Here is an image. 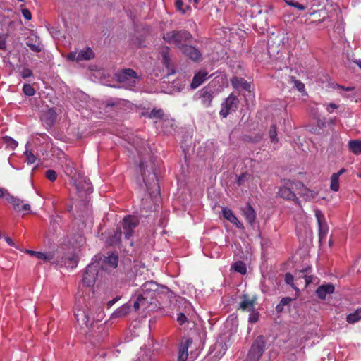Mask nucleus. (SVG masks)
I'll return each mask as SVG.
<instances>
[{
	"instance_id": "f257e3e1",
	"label": "nucleus",
	"mask_w": 361,
	"mask_h": 361,
	"mask_svg": "<svg viewBox=\"0 0 361 361\" xmlns=\"http://www.w3.org/2000/svg\"><path fill=\"white\" fill-rule=\"evenodd\" d=\"M103 314L102 306L94 301L87 303L85 299H78L75 302V327L79 334L87 336L94 345L102 342L106 336L104 324L99 325L94 322L102 319Z\"/></svg>"
},
{
	"instance_id": "f03ea898",
	"label": "nucleus",
	"mask_w": 361,
	"mask_h": 361,
	"mask_svg": "<svg viewBox=\"0 0 361 361\" xmlns=\"http://www.w3.org/2000/svg\"><path fill=\"white\" fill-rule=\"evenodd\" d=\"M140 170L142 174V178L145 183L147 190L151 196H157L159 194V186L157 174L153 169L151 162L147 163L144 161L140 162Z\"/></svg>"
},
{
	"instance_id": "7ed1b4c3",
	"label": "nucleus",
	"mask_w": 361,
	"mask_h": 361,
	"mask_svg": "<svg viewBox=\"0 0 361 361\" xmlns=\"http://www.w3.org/2000/svg\"><path fill=\"white\" fill-rule=\"evenodd\" d=\"M138 224L139 220L137 216L132 215L125 216L118 225L116 231L112 237V242L114 243H121L123 234L125 239L129 240L133 236Z\"/></svg>"
},
{
	"instance_id": "20e7f679",
	"label": "nucleus",
	"mask_w": 361,
	"mask_h": 361,
	"mask_svg": "<svg viewBox=\"0 0 361 361\" xmlns=\"http://www.w3.org/2000/svg\"><path fill=\"white\" fill-rule=\"evenodd\" d=\"M163 39L169 44L174 45L176 47L182 50L191 42L192 35L189 31L185 30H172L164 34Z\"/></svg>"
},
{
	"instance_id": "39448f33",
	"label": "nucleus",
	"mask_w": 361,
	"mask_h": 361,
	"mask_svg": "<svg viewBox=\"0 0 361 361\" xmlns=\"http://www.w3.org/2000/svg\"><path fill=\"white\" fill-rule=\"evenodd\" d=\"M301 185L303 188L302 196L305 200H310L313 197L312 192L309 190L307 188H304V185L300 183H294L288 181L286 185L279 188L278 191V195L281 198L287 200L294 201L297 204H300L296 195L293 190L298 186Z\"/></svg>"
},
{
	"instance_id": "423d86ee",
	"label": "nucleus",
	"mask_w": 361,
	"mask_h": 361,
	"mask_svg": "<svg viewBox=\"0 0 361 361\" xmlns=\"http://www.w3.org/2000/svg\"><path fill=\"white\" fill-rule=\"evenodd\" d=\"M142 295L147 300L148 298H153L158 295H165L170 298L173 293L165 286H160L154 281L145 282L141 286Z\"/></svg>"
},
{
	"instance_id": "0eeeda50",
	"label": "nucleus",
	"mask_w": 361,
	"mask_h": 361,
	"mask_svg": "<svg viewBox=\"0 0 361 361\" xmlns=\"http://www.w3.org/2000/svg\"><path fill=\"white\" fill-rule=\"evenodd\" d=\"M266 342L263 336H259L252 344L245 361H259L263 355Z\"/></svg>"
},
{
	"instance_id": "6e6552de",
	"label": "nucleus",
	"mask_w": 361,
	"mask_h": 361,
	"mask_svg": "<svg viewBox=\"0 0 361 361\" xmlns=\"http://www.w3.org/2000/svg\"><path fill=\"white\" fill-rule=\"evenodd\" d=\"M117 80L128 88H132L137 84V76L135 71L131 68L123 69L116 74Z\"/></svg>"
},
{
	"instance_id": "1a4fd4ad",
	"label": "nucleus",
	"mask_w": 361,
	"mask_h": 361,
	"mask_svg": "<svg viewBox=\"0 0 361 361\" xmlns=\"http://www.w3.org/2000/svg\"><path fill=\"white\" fill-rule=\"evenodd\" d=\"M240 101L238 97L231 94L225 101L221 104V108L219 114L223 118H226L230 113L235 111L238 108Z\"/></svg>"
},
{
	"instance_id": "9d476101",
	"label": "nucleus",
	"mask_w": 361,
	"mask_h": 361,
	"mask_svg": "<svg viewBox=\"0 0 361 361\" xmlns=\"http://www.w3.org/2000/svg\"><path fill=\"white\" fill-rule=\"evenodd\" d=\"M99 269V263L94 262L89 264L85 271L82 283L87 287H92L96 281Z\"/></svg>"
},
{
	"instance_id": "9b49d317",
	"label": "nucleus",
	"mask_w": 361,
	"mask_h": 361,
	"mask_svg": "<svg viewBox=\"0 0 361 361\" xmlns=\"http://www.w3.org/2000/svg\"><path fill=\"white\" fill-rule=\"evenodd\" d=\"M94 54L90 47H87L84 50L78 51H71L66 56L67 60L70 61H87L93 59Z\"/></svg>"
},
{
	"instance_id": "f8f14e48",
	"label": "nucleus",
	"mask_w": 361,
	"mask_h": 361,
	"mask_svg": "<svg viewBox=\"0 0 361 361\" xmlns=\"http://www.w3.org/2000/svg\"><path fill=\"white\" fill-rule=\"evenodd\" d=\"M315 216L317 218L318 226H319V241H322L327 235L328 226L326 224L324 215L319 210L315 211Z\"/></svg>"
},
{
	"instance_id": "ddd939ff",
	"label": "nucleus",
	"mask_w": 361,
	"mask_h": 361,
	"mask_svg": "<svg viewBox=\"0 0 361 361\" xmlns=\"http://www.w3.org/2000/svg\"><path fill=\"white\" fill-rule=\"evenodd\" d=\"M199 98L204 107H209L212 106V99L214 98V92L209 87H204L199 92Z\"/></svg>"
},
{
	"instance_id": "4468645a",
	"label": "nucleus",
	"mask_w": 361,
	"mask_h": 361,
	"mask_svg": "<svg viewBox=\"0 0 361 361\" xmlns=\"http://www.w3.org/2000/svg\"><path fill=\"white\" fill-rule=\"evenodd\" d=\"M181 51L185 55L188 56L195 62H199L202 60V56L200 50L193 46L189 45V44Z\"/></svg>"
},
{
	"instance_id": "2eb2a0df",
	"label": "nucleus",
	"mask_w": 361,
	"mask_h": 361,
	"mask_svg": "<svg viewBox=\"0 0 361 361\" xmlns=\"http://www.w3.org/2000/svg\"><path fill=\"white\" fill-rule=\"evenodd\" d=\"M335 287L332 283H326L319 286L316 290L317 297L321 300H325L328 295L332 294Z\"/></svg>"
},
{
	"instance_id": "dca6fc26",
	"label": "nucleus",
	"mask_w": 361,
	"mask_h": 361,
	"mask_svg": "<svg viewBox=\"0 0 361 361\" xmlns=\"http://www.w3.org/2000/svg\"><path fill=\"white\" fill-rule=\"evenodd\" d=\"M241 211L247 222L250 226H252L256 219V213L253 207L250 203H247L246 205L242 208Z\"/></svg>"
},
{
	"instance_id": "f3484780",
	"label": "nucleus",
	"mask_w": 361,
	"mask_h": 361,
	"mask_svg": "<svg viewBox=\"0 0 361 361\" xmlns=\"http://www.w3.org/2000/svg\"><path fill=\"white\" fill-rule=\"evenodd\" d=\"M74 184L79 192L84 191L87 194H90L92 192V183L90 180L86 178L75 180Z\"/></svg>"
},
{
	"instance_id": "a211bd4d",
	"label": "nucleus",
	"mask_w": 361,
	"mask_h": 361,
	"mask_svg": "<svg viewBox=\"0 0 361 361\" xmlns=\"http://www.w3.org/2000/svg\"><path fill=\"white\" fill-rule=\"evenodd\" d=\"M208 78V72L205 70H200L198 73H197L192 79L191 82V87L192 89L197 88L200 85H202L206 79Z\"/></svg>"
},
{
	"instance_id": "6ab92c4d",
	"label": "nucleus",
	"mask_w": 361,
	"mask_h": 361,
	"mask_svg": "<svg viewBox=\"0 0 361 361\" xmlns=\"http://www.w3.org/2000/svg\"><path fill=\"white\" fill-rule=\"evenodd\" d=\"M256 298L250 299L247 295H243V300L240 303L239 309L243 311L252 312L255 309Z\"/></svg>"
},
{
	"instance_id": "aec40b11",
	"label": "nucleus",
	"mask_w": 361,
	"mask_h": 361,
	"mask_svg": "<svg viewBox=\"0 0 361 361\" xmlns=\"http://www.w3.org/2000/svg\"><path fill=\"white\" fill-rule=\"evenodd\" d=\"M61 164L66 175L71 176L75 173V169L73 166V162L68 159L65 154H63V159L61 158Z\"/></svg>"
},
{
	"instance_id": "412c9836",
	"label": "nucleus",
	"mask_w": 361,
	"mask_h": 361,
	"mask_svg": "<svg viewBox=\"0 0 361 361\" xmlns=\"http://www.w3.org/2000/svg\"><path fill=\"white\" fill-rule=\"evenodd\" d=\"M231 85L235 89L242 88L247 91L250 89V85L247 81L244 78L236 76L231 79Z\"/></svg>"
},
{
	"instance_id": "4be33fe9",
	"label": "nucleus",
	"mask_w": 361,
	"mask_h": 361,
	"mask_svg": "<svg viewBox=\"0 0 361 361\" xmlns=\"http://www.w3.org/2000/svg\"><path fill=\"white\" fill-rule=\"evenodd\" d=\"M345 171V169H341L337 173H334L331 176V184L330 189L334 192H337L339 190V178Z\"/></svg>"
},
{
	"instance_id": "5701e85b",
	"label": "nucleus",
	"mask_w": 361,
	"mask_h": 361,
	"mask_svg": "<svg viewBox=\"0 0 361 361\" xmlns=\"http://www.w3.org/2000/svg\"><path fill=\"white\" fill-rule=\"evenodd\" d=\"M25 252L32 256H35V257H37V259H39L40 260L50 261V260L53 259V258H54V255L51 252L44 253V252H37V251H33V250H26Z\"/></svg>"
},
{
	"instance_id": "b1692460",
	"label": "nucleus",
	"mask_w": 361,
	"mask_h": 361,
	"mask_svg": "<svg viewBox=\"0 0 361 361\" xmlns=\"http://www.w3.org/2000/svg\"><path fill=\"white\" fill-rule=\"evenodd\" d=\"M6 200L12 204L13 209L17 212H21V204L23 201L19 198L8 193L6 196Z\"/></svg>"
},
{
	"instance_id": "393cba45",
	"label": "nucleus",
	"mask_w": 361,
	"mask_h": 361,
	"mask_svg": "<svg viewBox=\"0 0 361 361\" xmlns=\"http://www.w3.org/2000/svg\"><path fill=\"white\" fill-rule=\"evenodd\" d=\"M103 262L109 265L110 267L116 268L118 262V255L111 253L104 257Z\"/></svg>"
},
{
	"instance_id": "a878e982",
	"label": "nucleus",
	"mask_w": 361,
	"mask_h": 361,
	"mask_svg": "<svg viewBox=\"0 0 361 361\" xmlns=\"http://www.w3.org/2000/svg\"><path fill=\"white\" fill-rule=\"evenodd\" d=\"M348 147L350 150L355 154H361V140H350L348 142Z\"/></svg>"
},
{
	"instance_id": "bb28decb",
	"label": "nucleus",
	"mask_w": 361,
	"mask_h": 361,
	"mask_svg": "<svg viewBox=\"0 0 361 361\" xmlns=\"http://www.w3.org/2000/svg\"><path fill=\"white\" fill-rule=\"evenodd\" d=\"M130 310V306L129 305H124L121 307L118 308L116 311H115L112 317H122L127 315Z\"/></svg>"
},
{
	"instance_id": "cd10ccee",
	"label": "nucleus",
	"mask_w": 361,
	"mask_h": 361,
	"mask_svg": "<svg viewBox=\"0 0 361 361\" xmlns=\"http://www.w3.org/2000/svg\"><path fill=\"white\" fill-rule=\"evenodd\" d=\"M346 319L349 324H354L361 319V308L348 314Z\"/></svg>"
},
{
	"instance_id": "c85d7f7f",
	"label": "nucleus",
	"mask_w": 361,
	"mask_h": 361,
	"mask_svg": "<svg viewBox=\"0 0 361 361\" xmlns=\"http://www.w3.org/2000/svg\"><path fill=\"white\" fill-rule=\"evenodd\" d=\"M26 45L34 52L39 53L42 51L40 43L37 39L33 42V39H30L26 42Z\"/></svg>"
},
{
	"instance_id": "c756f323",
	"label": "nucleus",
	"mask_w": 361,
	"mask_h": 361,
	"mask_svg": "<svg viewBox=\"0 0 361 361\" xmlns=\"http://www.w3.org/2000/svg\"><path fill=\"white\" fill-rule=\"evenodd\" d=\"M222 214L223 216L229 221L231 223L235 222V221H237V217L235 216L232 210L228 208H224L222 209Z\"/></svg>"
},
{
	"instance_id": "7c9ffc66",
	"label": "nucleus",
	"mask_w": 361,
	"mask_h": 361,
	"mask_svg": "<svg viewBox=\"0 0 361 361\" xmlns=\"http://www.w3.org/2000/svg\"><path fill=\"white\" fill-rule=\"evenodd\" d=\"M161 54L163 59V63L169 68L170 66L169 48L168 47H165L162 49Z\"/></svg>"
},
{
	"instance_id": "2f4dec72",
	"label": "nucleus",
	"mask_w": 361,
	"mask_h": 361,
	"mask_svg": "<svg viewBox=\"0 0 361 361\" xmlns=\"http://www.w3.org/2000/svg\"><path fill=\"white\" fill-rule=\"evenodd\" d=\"M233 267L236 272L241 274H245L247 272L245 264L242 261H237L235 262L233 265Z\"/></svg>"
},
{
	"instance_id": "473e14b6",
	"label": "nucleus",
	"mask_w": 361,
	"mask_h": 361,
	"mask_svg": "<svg viewBox=\"0 0 361 361\" xmlns=\"http://www.w3.org/2000/svg\"><path fill=\"white\" fill-rule=\"evenodd\" d=\"M2 142L11 149H14L18 146V142L14 139L8 136L3 137Z\"/></svg>"
},
{
	"instance_id": "72a5a7b5",
	"label": "nucleus",
	"mask_w": 361,
	"mask_h": 361,
	"mask_svg": "<svg viewBox=\"0 0 361 361\" xmlns=\"http://www.w3.org/2000/svg\"><path fill=\"white\" fill-rule=\"evenodd\" d=\"M164 111L161 109H153L148 115V117L149 118H157V119H162L164 117Z\"/></svg>"
},
{
	"instance_id": "f704fd0d",
	"label": "nucleus",
	"mask_w": 361,
	"mask_h": 361,
	"mask_svg": "<svg viewBox=\"0 0 361 361\" xmlns=\"http://www.w3.org/2000/svg\"><path fill=\"white\" fill-rule=\"evenodd\" d=\"M269 135V138H270L271 142H274V143L278 142L276 125L273 124L271 126Z\"/></svg>"
},
{
	"instance_id": "c9c22d12",
	"label": "nucleus",
	"mask_w": 361,
	"mask_h": 361,
	"mask_svg": "<svg viewBox=\"0 0 361 361\" xmlns=\"http://www.w3.org/2000/svg\"><path fill=\"white\" fill-rule=\"evenodd\" d=\"M23 93L26 96H33L35 94L34 87L30 84H25L23 87Z\"/></svg>"
},
{
	"instance_id": "e433bc0d",
	"label": "nucleus",
	"mask_w": 361,
	"mask_h": 361,
	"mask_svg": "<svg viewBox=\"0 0 361 361\" xmlns=\"http://www.w3.org/2000/svg\"><path fill=\"white\" fill-rule=\"evenodd\" d=\"M284 1L287 5L294 7L299 11H303L305 8L304 5L300 4L298 1H295L294 0H284Z\"/></svg>"
},
{
	"instance_id": "4c0bfd02",
	"label": "nucleus",
	"mask_w": 361,
	"mask_h": 361,
	"mask_svg": "<svg viewBox=\"0 0 361 361\" xmlns=\"http://www.w3.org/2000/svg\"><path fill=\"white\" fill-rule=\"evenodd\" d=\"M285 282L290 285L293 288L296 290H299L298 288L294 285V277L290 273H286L285 274Z\"/></svg>"
},
{
	"instance_id": "58836bf2",
	"label": "nucleus",
	"mask_w": 361,
	"mask_h": 361,
	"mask_svg": "<svg viewBox=\"0 0 361 361\" xmlns=\"http://www.w3.org/2000/svg\"><path fill=\"white\" fill-rule=\"evenodd\" d=\"M64 263L67 267H71V268H74V267H77L78 262H77L75 257L73 256L71 257H69L68 258H65Z\"/></svg>"
},
{
	"instance_id": "ea45409f",
	"label": "nucleus",
	"mask_w": 361,
	"mask_h": 361,
	"mask_svg": "<svg viewBox=\"0 0 361 361\" xmlns=\"http://www.w3.org/2000/svg\"><path fill=\"white\" fill-rule=\"evenodd\" d=\"M290 80L294 83L295 87L298 91L300 92L305 91V85L301 81L296 80V78L293 76L291 77Z\"/></svg>"
},
{
	"instance_id": "a19ab883",
	"label": "nucleus",
	"mask_w": 361,
	"mask_h": 361,
	"mask_svg": "<svg viewBox=\"0 0 361 361\" xmlns=\"http://www.w3.org/2000/svg\"><path fill=\"white\" fill-rule=\"evenodd\" d=\"M46 178L51 182H54L57 178V174L54 170L49 169L45 173Z\"/></svg>"
},
{
	"instance_id": "79ce46f5",
	"label": "nucleus",
	"mask_w": 361,
	"mask_h": 361,
	"mask_svg": "<svg viewBox=\"0 0 361 361\" xmlns=\"http://www.w3.org/2000/svg\"><path fill=\"white\" fill-rule=\"evenodd\" d=\"M191 342L190 339H188L185 343H181L179 347L178 353H188V345Z\"/></svg>"
},
{
	"instance_id": "37998d69",
	"label": "nucleus",
	"mask_w": 361,
	"mask_h": 361,
	"mask_svg": "<svg viewBox=\"0 0 361 361\" xmlns=\"http://www.w3.org/2000/svg\"><path fill=\"white\" fill-rule=\"evenodd\" d=\"M145 298L142 294H139L136 301L133 304V307L135 310H137L140 308V303H142L144 300H145Z\"/></svg>"
},
{
	"instance_id": "c03bdc74",
	"label": "nucleus",
	"mask_w": 361,
	"mask_h": 361,
	"mask_svg": "<svg viewBox=\"0 0 361 361\" xmlns=\"http://www.w3.org/2000/svg\"><path fill=\"white\" fill-rule=\"evenodd\" d=\"M177 322L179 324V325L182 326L184 324H185L186 322H188V318L185 315V314L180 312V313H178L177 315Z\"/></svg>"
},
{
	"instance_id": "a18cd8bd",
	"label": "nucleus",
	"mask_w": 361,
	"mask_h": 361,
	"mask_svg": "<svg viewBox=\"0 0 361 361\" xmlns=\"http://www.w3.org/2000/svg\"><path fill=\"white\" fill-rule=\"evenodd\" d=\"M26 161L27 164H34L36 161V157L30 152H26Z\"/></svg>"
},
{
	"instance_id": "49530a36",
	"label": "nucleus",
	"mask_w": 361,
	"mask_h": 361,
	"mask_svg": "<svg viewBox=\"0 0 361 361\" xmlns=\"http://www.w3.org/2000/svg\"><path fill=\"white\" fill-rule=\"evenodd\" d=\"M32 71L27 68H23V70L20 72V75L23 78H27L29 77L32 76Z\"/></svg>"
},
{
	"instance_id": "de8ad7c7",
	"label": "nucleus",
	"mask_w": 361,
	"mask_h": 361,
	"mask_svg": "<svg viewBox=\"0 0 361 361\" xmlns=\"http://www.w3.org/2000/svg\"><path fill=\"white\" fill-rule=\"evenodd\" d=\"M250 312H251V314H250V317H249V322L251 323L257 322L259 319V312L255 311V310Z\"/></svg>"
},
{
	"instance_id": "09e8293b",
	"label": "nucleus",
	"mask_w": 361,
	"mask_h": 361,
	"mask_svg": "<svg viewBox=\"0 0 361 361\" xmlns=\"http://www.w3.org/2000/svg\"><path fill=\"white\" fill-rule=\"evenodd\" d=\"M175 6L177 10L181 11L183 13H185L186 10L183 8V2L182 0H176Z\"/></svg>"
},
{
	"instance_id": "8fccbe9b",
	"label": "nucleus",
	"mask_w": 361,
	"mask_h": 361,
	"mask_svg": "<svg viewBox=\"0 0 361 361\" xmlns=\"http://www.w3.org/2000/svg\"><path fill=\"white\" fill-rule=\"evenodd\" d=\"M22 14L26 20H31L32 14L28 9H27V8L22 9Z\"/></svg>"
},
{
	"instance_id": "3c124183",
	"label": "nucleus",
	"mask_w": 361,
	"mask_h": 361,
	"mask_svg": "<svg viewBox=\"0 0 361 361\" xmlns=\"http://www.w3.org/2000/svg\"><path fill=\"white\" fill-rule=\"evenodd\" d=\"M337 108H338V106L334 103H329L326 104V109L329 113L332 112V109H336Z\"/></svg>"
},
{
	"instance_id": "603ef678",
	"label": "nucleus",
	"mask_w": 361,
	"mask_h": 361,
	"mask_svg": "<svg viewBox=\"0 0 361 361\" xmlns=\"http://www.w3.org/2000/svg\"><path fill=\"white\" fill-rule=\"evenodd\" d=\"M6 35H1L0 36V49H6Z\"/></svg>"
},
{
	"instance_id": "864d4df0",
	"label": "nucleus",
	"mask_w": 361,
	"mask_h": 361,
	"mask_svg": "<svg viewBox=\"0 0 361 361\" xmlns=\"http://www.w3.org/2000/svg\"><path fill=\"white\" fill-rule=\"evenodd\" d=\"M292 300L293 299L290 297H285L281 300L280 302L282 305L285 306L288 305L292 301Z\"/></svg>"
},
{
	"instance_id": "5fc2aeb1",
	"label": "nucleus",
	"mask_w": 361,
	"mask_h": 361,
	"mask_svg": "<svg viewBox=\"0 0 361 361\" xmlns=\"http://www.w3.org/2000/svg\"><path fill=\"white\" fill-rule=\"evenodd\" d=\"M336 87L339 90H343L347 91V92L353 91L355 89L353 87H345V86L340 85L338 84H336Z\"/></svg>"
},
{
	"instance_id": "6e6d98bb",
	"label": "nucleus",
	"mask_w": 361,
	"mask_h": 361,
	"mask_svg": "<svg viewBox=\"0 0 361 361\" xmlns=\"http://www.w3.org/2000/svg\"><path fill=\"white\" fill-rule=\"evenodd\" d=\"M247 176V173H242L239 176L238 178V184L240 185H242L243 183V182L245 181V179Z\"/></svg>"
},
{
	"instance_id": "4d7b16f0",
	"label": "nucleus",
	"mask_w": 361,
	"mask_h": 361,
	"mask_svg": "<svg viewBox=\"0 0 361 361\" xmlns=\"http://www.w3.org/2000/svg\"><path fill=\"white\" fill-rule=\"evenodd\" d=\"M188 356V353H178V361H186Z\"/></svg>"
},
{
	"instance_id": "13d9d810",
	"label": "nucleus",
	"mask_w": 361,
	"mask_h": 361,
	"mask_svg": "<svg viewBox=\"0 0 361 361\" xmlns=\"http://www.w3.org/2000/svg\"><path fill=\"white\" fill-rule=\"evenodd\" d=\"M4 239L6 241V243L11 247H15V243L13 241V240L8 237V236H5L4 237Z\"/></svg>"
},
{
	"instance_id": "bf43d9fd",
	"label": "nucleus",
	"mask_w": 361,
	"mask_h": 361,
	"mask_svg": "<svg viewBox=\"0 0 361 361\" xmlns=\"http://www.w3.org/2000/svg\"><path fill=\"white\" fill-rule=\"evenodd\" d=\"M304 277H305V283L307 286L312 282V276L305 275Z\"/></svg>"
},
{
	"instance_id": "052dcab7",
	"label": "nucleus",
	"mask_w": 361,
	"mask_h": 361,
	"mask_svg": "<svg viewBox=\"0 0 361 361\" xmlns=\"http://www.w3.org/2000/svg\"><path fill=\"white\" fill-rule=\"evenodd\" d=\"M30 210V205L29 204H24L21 205V212L25 211L27 212Z\"/></svg>"
},
{
	"instance_id": "680f3d73",
	"label": "nucleus",
	"mask_w": 361,
	"mask_h": 361,
	"mask_svg": "<svg viewBox=\"0 0 361 361\" xmlns=\"http://www.w3.org/2000/svg\"><path fill=\"white\" fill-rule=\"evenodd\" d=\"M232 224H235L238 228L243 229L244 228L243 224L238 219L237 221L232 222Z\"/></svg>"
},
{
	"instance_id": "e2e57ef3",
	"label": "nucleus",
	"mask_w": 361,
	"mask_h": 361,
	"mask_svg": "<svg viewBox=\"0 0 361 361\" xmlns=\"http://www.w3.org/2000/svg\"><path fill=\"white\" fill-rule=\"evenodd\" d=\"M283 307L284 306L281 305V302H279L276 306V311L277 312H281L283 310Z\"/></svg>"
},
{
	"instance_id": "0e129e2a",
	"label": "nucleus",
	"mask_w": 361,
	"mask_h": 361,
	"mask_svg": "<svg viewBox=\"0 0 361 361\" xmlns=\"http://www.w3.org/2000/svg\"><path fill=\"white\" fill-rule=\"evenodd\" d=\"M7 194L8 192L6 190L2 188H0V197H6Z\"/></svg>"
},
{
	"instance_id": "69168bd1",
	"label": "nucleus",
	"mask_w": 361,
	"mask_h": 361,
	"mask_svg": "<svg viewBox=\"0 0 361 361\" xmlns=\"http://www.w3.org/2000/svg\"><path fill=\"white\" fill-rule=\"evenodd\" d=\"M118 300V298H114L113 300L108 302L107 305L109 307L112 306Z\"/></svg>"
},
{
	"instance_id": "338daca9",
	"label": "nucleus",
	"mask_w": 361,
	"mask_h": 361,
	"mask_svg": "<svg viewBox=\"0 0 361 361\" xmlns=\"http://www.w3.org/2000/svg\"><path fill=\"white\" fill-rule=\"evenodd\" d=\"M321 13H322L321 11H314V12L312 13L311 15H312V16H317L318 15V16H321Z\"/></svg>"
},
{
	"instance_id": "774afa93",
	"label": "nucleus",
	"mask_w": 361,
	"mask_h": 361,
	"mask_svg": "<svg viewBox=\"0 0 361 361\" xmlns=\"http://www.w3.org/2000/svg\"><path fill=\"white\" fill-rule=\"evenodd\" d=\"M357 66L361 68V60L357 62Z\"/></svg>"
}]
</instances>
